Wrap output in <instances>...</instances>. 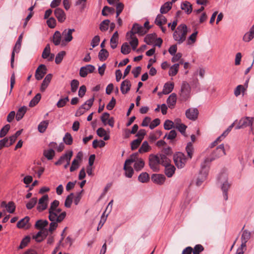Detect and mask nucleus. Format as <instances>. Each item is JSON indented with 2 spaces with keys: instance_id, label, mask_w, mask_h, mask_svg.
<instances>
[{
  "instance_id": "32",
  "label": "nucleus",
  "mask_w": 254,
  "mask_h": 254,
  "mask_svg": "<svg viewBox=\"0 0 254 254\" xmlns=\"http://www.w3.org/2000/svg\"><path fill=\"white\" fill-rule=\"evenodd\" d=\"M175 170V167L173 165L170 164L165 166V173L168 177L170 178L173 176Z\"/></svg>"
},
{
  "instance_id": "48",
  "label": "nucleus",
  "mask_w": 254,
  "mask_h": 254,
  "mask_svg": "<svg viewBox=\"0 0 254 254\" xmlns=\"http://www.w3.org/2000/svg\"><path fill=\"white\" fill-rule=\"evenodd\" d=\"M128 36H129L130 38L131 39V40L129 42V44H130L132 50H135L138 46V40L137 38L134 36H131V35H129Z\"/></svg>"
},
{
  "instance_id": "20",
  "label": "nucleus",
  "mask_w": 254,
  "mask_h": 254,
  "mask_svg": "<svg viewBox=\"0 0 254 254\" xmlns=\"http://www.w3.org/2000/svg\"><path fill=\"white\" fill-rule=\"evenodd\" d=\"M74 31V29H68L64 30L62 32V36L64 37V41L68 43L72 41L73 39L72 34Z\"/></svg>"
},
{
  "instance_id": "24",
  "label": "nucleus",
  "mask_w": 254,
  "mask_h": 254,
  "mask_svg": "<svg viewBox=\"0 0 254 254\" xmlns=\"http://www.w3.org/2000/svg\"><path fill=\"white\" fill-rule=\"evenodd\" d=\"M124 170H125V175L126 177L128 178H130L132 177L134 173V170L133 168L131 167V165L126 164V163L125 162L124 166Z\"/></svg>"
},
{
  "instance_id": "26",
  "label": "nucleus",
  "mask_w": 254,
  "mask_h": 254,
  "mask_svg": "<svg viewBox=\"0 0 254 254\" xmlns=\"http://www.w3.org/2000/svg\"><path fill=\"white\" fill-rule=\"evenodd\" d=\"M181 8L182 10L185 11L187 14H190L192 10V5L188 1H185L182 3Z\"/></svg>"
},
{
  "instance_id": "41",
  "label": "nucleus",
  "mask_w": 254,
  "mask_h": 254,
  "mask_svg": "<svg viewBox=\"0 0 254 254\" xmlns=\"http://www.w3.org/2000/svg\"><path fill=\"white\" fill-rule=\"evenodd\" d=\"M61 41V34L60 31H56L53 36V42L56 46L60 45Z\"/></svg>"
},
{
  "instance_id": "23",
  "label": "nucleus",
  "mask_w": 254,
  "mask_h": 254,
  "mask_svg": "<svg viewBox=\"0 0 254 254\" xmlns=\"http://www.w3.org/2000/svg\"><path fill=\"white\" fill-rule=\"evenodd\" d=\"M177 101V96L175 93L171 94L167 99V103L169 108H174Z\"/></svg>"
},
{
  "instance_id": "25",
  "label": "nucleus",
  "mask_w": 254,
  "mask_h": 254,
  "mask_svg": "<svg viewBox=\"0 0 254 254\" xmlns=\"http://www.w3.org/2000/svg\"><path fill=\"white\" fill-rule=\"evenodd\" d=\"M251 235V233L248 230H245L243 231L241 237V241L243 247H246V243L250 239Z\"/></svg>"
},
{
  "instance_id": "45",
  "label": "nucleus",
  "mask_w": 254,
  "mask_h": 254,
  "mask_svg": "<svg viewBox=\"0 0 254 254\" xmlns=\"http://www.w3.org/2000/svg\"><path fill=\"white\" fill-rule=\"evenodd\" d=\"M41 98V95L40 93H37L34 97L31 100L29 103V106L30 107H33L36 106L40 101Z\"/></svg>"
},
{
  "instance_id": "28",
  "label": "nucleus",
  "mask_w": 254,
  "mask_h": 254,
  "mask_svg": "<svg viewBox=\"0 0 254 254\" xmlns=\"http://www.w3.org/2000/svg\"><path fill=\"white\" fill-rule=\"evenodd\" d=\"M119 35L118 31H116L113 35L112 37L110 39L111 47L113 49H115L117 47V44L118 42Z\"/></svg>"
},
{
  "instance_id": "37",
  "label": "nucleus",
  "mask_w": 254,
  "mask_h": 254,
  "mask_svg": "<svg viewBox=\"0 0 254 254\" xmlns=\"http://www.w3.org/2000/svg\"><path fill=\"white\" fill-rule=\"evenodd\" d=\"M186 151L187 153L188 158L191 159L194 152V148L191 142H190L187 143V146L186 147Z\"/></svg>"
},
{
  "instance_id": "62",
  "label": "nucleus",
  "mask_w": 254,
  "mask_h": 254,
  "mask_svg": "<svg viewBox=\"0 0 254 254\" xmlns=\"http://www.w3.org/2000/svg\"><path fill=\"white\" fill-rule=\"evenodd\" d=\"M15 210V205L13 201H9L7 203L6 210L10 213H13Z\"/></svg>"
},
{
  "instance_id": "52",
  "label": "nucleus",
  "mask_w": 254,
  "mask_h": 254,
  "mask_svg": "<svg viewBox=\"0 0 254 254\" xmlns=\"http://www.w3.org/2000/svg\"><path fill=\"white\" fill-rule=\"evenodd\" d=\"M138 153H135L131 154L129 159L126 160L125 163L131 165L132 163L135 162L139 159L137 158Z\"/></svg>"
},
{
  "instance_id": "42",
  "label": "nucleus",
  "mask_w": 254,
  "mask_h": 254,
  "mask_svg": "<svg viewBox=\"0 0 254 254\" xmlns=\"http://www.w3.org/2000/svg\"><path fill=\"white\" fill-rule=\"evenodd\" d=\"M144 166V162L141 158H139L134 164L133 167L136 171H140Z\"/></svg>"
},
{
  "instance_id": "5",
  "label": "nucleus",
  "mask_w": 254,
  "mask_h": 254,
  "mask_svg": "<svg viewBox=\"0 0 254 254\" xmlns=\"http://www.w3.org/2000/svg\"><path fill=\"white\" fill-rule=\"evenodd\" d=\"M218 180L223 183L221 190L223 191L224 198L226 200L228 199L227 191L230 187V184L227 182V175L225 173H221L218 177Z\"/></svg>"
},
{
  "instance_id": "17",
  "label": "nucleus",
  "mask_w": 254,
  "mask_h": 254,
  "mask_svg": "<svg viewBox=\"0 0 254 254\" xmlns=\"http://www.w3.org/2000/svg\"><path fill=\"white\" fill-rule=\"evenodd\" d=\"M59 204L60 202L58 200H55L51 203L49 209V219L53 220V219L56 217L57 215L54 211L59 206Z\"/></svg>"
},
{
  "instance_id": "6",
  "label": "nucleus",
  "mask_w": 254,
  "mask_h": 254,
  "mask_svg": "<svg viewBox=\"0 0 254 254\" xmlns=\"http://www.w3.org/2000/svg\"><path fill=\"white\" fill-rule=\"evenodd\" d=\"M66 215V213L65 211L62 212L59 215V217L56 216L53 220L49 219L51 222L50 224V227L48 229V231L51 234L57 229L58 226V223H61L65 218Z\"/></svg>"
},
{
  "instance_id": "2",
  "label": "nucleus",
  "mask_w": 254,
  "mask_h": 254,
  "mask_svg": "<svg viewBox=\"0 0 254 254\" xmlns=\"http://www.w3.org/2000/svg\"><path fill=\"white\" fill-rule=\"evenodd\" d=\"M225 155V150L223 144L218 146L211 154L210 157L206 158L203 163L208 166V164L215 159Z\"/></svg>"
},
{
  "instance_id": "30",
  "label": "nucleus",
  "mask_w": 254,
  "mask_h": 254,
  "mask_svg": "<svg viewBox=\"0 0 254 254\" xmlns=\"http://www.w3.org/2000/svg\"><path fill=\"white\" fill-rule=\"evenodd\" d=\"M49 224L48 221L47 220H38L36 221L35 224V228L38 230H41L45 229Z\"/></svg>"
},
{
  "instance_id": "12",
  "label": "nucleus",
  "mask_w": 254,
  "mask_h": 254,
  "mask_svg": "<svg viewBox=\"0 0 254 254\" xmlns=\"http://www.w3.org/2000/svg\"><path fill=\"white\" fill-rule=\"evenodd\" d=\"M48 200L49 196L48 194L44 195L39 199L38 204L37 206V210L39 212H42L47 209Z\"/></svg>"
},
{
  "instance_id": "34",
  "label": "nucleus",
  "mask_w": 254,
  "mask_h": 254,
  "mask_svg": "<svg viewBox=\"0 0 254 254\" xmlns=\"http://www.w3.org/2000/svg\"><path fill=\"white\" fill-rule=\"evenodd\" d=\"M181 120L178 119L175 120L176 125L175 127L179 130V131L183 135L185 134V131L187 127L183 124H179L177 122H180Z\"/></svg>"
},
{
  "instance_id": "56",
  "label": "nucleus",
  "mask_w": 254,
  "mask_h": 254,
  "mask_svg": "<svg viewBox=\"0 0 254 254\" xmlns=\"http://www.w3.org/2000/svg\"><path fill=\"white\" fill-rule=\"evenodd\" d=\"M79 82L76 79H73L70 82L71 91L72 92H75L79 86Z\"/></svg>"
},
{
  "instance_id": "16",
  "label": "nucleus",
  "mask_w": 254,
  "mask_h": 254,
  "mask_svg": "<svg viewBox=\"0 0 254 254\" xmlns=\"http://www.w3.org/2000/svg\"><path fill=\"white\" fill-rule=\"evenodd\" d=\"M73 152L72 150H68L65 153L62 155L59 159L55 163V165L56 166L61 165L64 161H70V159L72 156Z\"/></svg>"
},
{
  "instance_id": "1",
  "label": "nucleus",
  "mask_w": 254,
  "mask_h": 254,
  "mask_svg": "<svg viewBox=\"0 0 254 254\" xmlns=\"http://www.w3.org/2000/svg\"><path fill=\"white\" fill-rule=\"evenodd\" d=\"M188 33V27L185 24L179 25L173 33V38L178 44L183 43L186 39Z\"/></svg>"
},
{
  "instance_id": "22",
  "label": "nucleus",
  "mask_w": 254,
  "mask_h": 254,
  "mask_svg": "<svg viewBox=\"0 0 254 254\" xmlns=\"http://www.w3.org/2000/svg\"><path fill=\"white\" fill-rule=\"evenodd\" d=\"M131 83L128 79L123 81L121 84V91L123 94L127 93L130 89Z\"/></svg>"
},
{
  "instance_id": "51",
  "label": "nucleus",
  "mask_w": 254,
  "mask_h": 254,
  "mask_svg": "<svg viewBox=\"0 0 254 254\" xmlns=\"http://www.w3.org/2000/svg\"><path fill=\"white\" fill-rule=\"evenodd\" d=\"M73 193H71L66 197L64 202V206L66 207L70 208L71 207V205L72 204V200L73 199Z\"/></svg>"
},
{
  "instance_id": "53",
  "label": "nucleus",
  "mask_w": 254,
  "mask_h": 254,
  "mask_svg": "<svg viewBox=\"0 0 254 254\" xmlns=\"http://www.w3.org/2000/svg\"><path fill=\"white\" fill-rule=\"evenodd\" d=\"M121 52L124 55H127L130 52V48L127 43H124L122 45Z\"/></svg>"
},
{
  "instance_id": "11",
  "label": "nucleus",
  "mask_w": 254,
  "mask_h": 254,
  "mask_svg": "<svg viewBox=\"0 0 254 254\" xmlns=\"http://www.w3.org/2000/svg\"><path fill=\"white\" fill-rule=\"evenodd\" d=\"M22 34H21L18 37V38L15 44L14 47H13L12 52L11 53V61H10V65L11 67H13V63L14 61V57H15V53H18L20 51L21 42L22 40Z\"/></svg>"
},
{
  "instance_id": "19",
  "label": "nucleus",
  "mask_w": 254,
  "mask_h": 254,
  "mask_svg": "<svg viewBox=\"0 0 254 254\" xmlns=\"http://www.w3.org/2000/svg\"><path fill=\"white\" fill-rule=\"evenodd\" d=\"M54 14L58 21L60 23L64 22L66 19L65 13L62 8H56L54 11Z\"/></svg>"
},
{
  "instance_id": "47",
  "label": "nucleus",
  "mask_w": 254,
  "mask_h": 254,
  "mask_svg": "<svg viewBox=\"0 0 254 254\" xmlns=\"http://www.w3.org/2000/svg\"><path fill=\"white\" fill-rule=\"evenodd\" d=\"M150 148L148 143L147 141H144L140 148L138 150V152L140 153H145L148 152Z\"/></svg>"
},
{
  "instance_id": "36",
  "label": "nucleus",
  "mask_w": 254,
  "mask_h": 254,
  "mask_svg": "<svg viewBox=\"0 0 254 254\" xmlns=\"http://www.w3.org/2000/svg\"><path fill=\"white\" fill-rule=\"evenodd\" d=\"M109 55V52L107 50L102 49L99 52L98 58L100 61H104L108 58Z\"/></svg>"
},
{
  "instance_id": "21",
  "label": "nucleus",
  "mask_w": 254,
  "mask_h": 254,
  "mask_svg": "<svg viewBox=\"0 0 254 254\" xmlns=\"http://www.w3.org/2000/svg\"><path fill=\"white\" fill-rule=\"evenodd\" d=\"M30 218L28 216H25L24 218L21 219L17 223V227L20 229H28L30 227L29 223Z\"/></svg>"
},
{
  "instance_id": "27",
  "label": "nucleus",
  "mask_w": 254,
  "mask_h": 254,
  "mask_svg": "<svg viewBox=\"0 0 254 254\" xmlns=\"http://www.w3.org/2000/svg\"><path fill=\"white\" fill-rule=\"evenodd\" d=\"M27 107L25 106L21 107L18 109L16 115V120L17 121H20L23 118L27 111Z\"/></svg>"
},
{
  "instance_id": "33",
  "label": "nucleus",
  "mask_w": 254,
  "mask_h": 254,
  "mask_svg": "<svg viewBox=\"0 0 254 254\" xmlns=\"http://www.w3.org/2000/svg\"><path fill=\"white\" fill-rule=\"evenodd\" d=\"M159 157L160 159V164L164 166V167L171 164L170 159L165 155L163 154H159Z\"/></svg>"
},
{
  "instance_id": "9",
  "label": "nucleus",
  "mask_w": 254,
  "mask_h": 254,
  "mask_svg": "<svg viewBox=\"0 0 254 254\" xmlns=\"http://www.w3.org/2000/svg\"><path fill=\"white\" fill-rule=\"evenodd\" d=\"M147 32V30H146L142 26H140L137 23H134L132 26L131 30L127 32V36H128L129 35H131V36H134L135 34H138L139 35H144Z\"/></svg>"
},
{
  "instance_id": "38",
  "label": "nucleus",
  "mask_w": 254,
  "mask_h": 254,
  "mask_svg": "<svg viewBox=\"0 0 254 254\" xmlns=\"http://www.w3.org/2000/svg\"><path fill=\"white\" fill-rule=\"evenodd\" d=\"M49 124V121L48 120H45L41 122L38 126V131L41 133L44 132Z\"/></svg>"
},
{
  "instance_id": "63",
  "label": "nucleus",
  "mask_w": 254,
  "mask_h": 254,
  "mask_svg": "<svg viewBox=\"0 0 254 254\" xmlns=\"http://www.w3.org/2000/svg\"><path fill=\"white\" fill-rule=\"evenodd\" d=\"M124 8V5L122 2H118L116 4V17L118 18L122 12Z\"/></svg>"
},
{
  "instance_id": "58",
  "label": "nucleus",
  "mask_w": 254,
  "mask_h": 254,
  "mask_svg": "<svg viewBox=\"0 0 254 254\" xmlns=\"http://www.w3.org/2000/svg\"><path fill=\"white\" fill-rule=\"evenodd\" d=\"M204 250V247L200 244L196 245L192 249L193 254H200Z\"/></svg>"
},
{
  "instance_id": "64",
  "label": "nucleus",
  "mask_w": 254,
  "mask_h": 254,
  "mask_svg": "<svg viewBox=\"0 0 254 254\" xmlns=\"http://www.w3.org/2000/svg\"><path fill=\"white\" fill-rule=\"evenodd\" d=\"M198 32L195 31L189 37L188 41V44L190 45L194 43L196 41V36Z\"/></svg>"
},
{
  "instance_id": "50",
  "label": "nucleus",
  "mask_w": 254,
  "mask_h": 254,
  "mask_svg": "<svg viewBox=\"0 0 254 254\" xmlns=\"http://www.w3.org/2000/svg\"><path fill=\"white\" fill-rule=\"evenodd\" d=\"M110 20L108 19L104 20L100 24L99 28L101 31H106L108 29Z\"/></svg>"
},
{
  "instance_id": "8",
  "label": "nucleus",
  "mask_w": 254,
  "mask_h": 254,
  "mask_svg": "<svg viewBox=\"0 0 254 254\" xmlns=\"http://www.w3.org/2000/svg\"><path fill=\"white\" fill-rule=\"evenodd\" d=\"M254 121V118L253 117H243L240 120L238 125L235 127V129H239L248 127H251V128H252Z\"/></svg>"
},
{
  "instance_id": "49",
  "label": "nucleus",
  "mask_w": 254,
  "mask_h": 254,
  "mask_svg": "<svg viewBox=\"0 0 254 254\" xmlns=\"http://www.w3.org/2000/svg\"><path fill=\"white\" fill-rule=\"evenodd\" d=\"M64 142L68 145H71L73 142V138L71 134L69 132H66L63 138Z\"/></svg>"
},
{
  "instance_id": "13",
  "label": "nucleus",
  "mask_w": 254,
  "mask_h": 254,
  "mask_svg": "<svg viewBox=\"0 0 254 254\" xmlns=\"http://www.w3.org/2000/svg\"><path fill=\"white\" fill-rule=\"evenodd\" d=\"M198 110L195 108H189L185 113L187 118L191 121H195L198 118Z\"/></svg>"
},
{
  "instance_id": "59",
  "label": "nucleus",
  "mask_w": 254,
  "mask_h": 254,
  "mask_svg": "<svg viewBox=\"0 0 254 254\" xmlns=\"http://www.w3.org/2000/svg\"><path fill=\"white\" fill-rule=\"evenodd\" d=\"M142 140L141 138H137L135 140H133L131 142V149L132 150H134L138 148L141 143Z\"/></svg>"
},
{
  "instance_id": "61",
  "label": "nucleus",
  "mask_w": 254,
  "mask_h": 254,
  "mask_svg": "<svg viewBox=\"0 0 254 254\" xmlns=\"http://www.w3.org/2000/svg\"><path fill=\"white\" fill-rule=\"evenodd\" d=\"M68 101L69 98L68 96L64 98H61L59 100V101L57 103V106L58 108H62L66 105V103Z\"/></svg>"
},
{
  "instance_id": "46",
  "label": "nucleus",
  "mask_w": 254,
  "mask_h": 254,
  "mask_svg": "<svg viewBox=\"0 0 254 254\" xmlns=\"http://www.w3.org/2000/svg\"><path fill=\"white\" fill-rule=\"evenodd\" d=\"M31 238L29 236H25L21 241L18 247L19 249H22L26 247L30 242Z\"/></svg>"
},
{
  "instance_id": "39",
  "label": "nucleus",
  "mask_w": 254,
  "mask_h": 254,
  "mask_svg": "<svg viewBox=\"0 0 254 254\" xmlns=\"http://www.w3.org/2000/svg\"><path fill=\"white\" fill-rule=\"evenodd\" d=\"M157 35L155 33L147 34L144 38V41L147 45H151L154 42Z\"/></svg>"
},
{
  "instance_id": "15",
  "label": "nucleus",
  "mask_w": 254,
  "mask_h": 254,
  "mask_svg": "<svg viewBox=\"0 0 254 254\" xmlns=\"http://www.w3.org/2000/svg\"><path fill=\"white\" fill-rule=\"evenodd\" d=\"M95 69V67L91 64H88L85 66H82L80 69L79 75L82 77H85L88 73L93 72Z\"/></svg>"
},
{
  "instance_id": "7",
  "label": "nucleus",
  "mask_w": 254,
  "mask_h": 254,
  "mask_svg": "<svg viewBox=\"0 0 254 254\" xmlns=\"http://www.w3.org/2000/svg\"><path fill=\"white\" fill-rule=\"evenodd\" d=\"M173 159L175 165L179 169L184 168L185 166L187 161V158L185 154L180 152L174 155Z\"/></svg>"
},
{
  "instance_id": "3",
  "label": "nucleus",
  "mask_w": 254,
  "mask_h": 254,
  "mask_svg": "<svg viewBox=\"0 0 254 254\" xmlns=\"http://www.w3.org/2000/svg\"><path fill=\"white\" fill-rule=\"evenodd\" d=\"M209 167L203 162L201 164V169L196 178V185L200 186L205 181L208 174Z\"/></svg>"
},
{
  "instance_id": "4",
  "label": "nucleus",
  "mask_w": 254,
  "mask_h": 254,
  "mask_svg": "<svg viewBox=\"0 0 254 254\" xmlns=\"http://www.w3.org/2000/svg\"><path fill=\"white\" fill-rule=\"evenodd\" d=\"M191 88L190 84L186 81H184L181 86L179 93L180 99L182 101H186L190 97Z\"/></svg>"
},
{
  "instance_id": "31",
  "label": "nucleus",
  "mask_w": 254,
  "mask_h": 254,
  "mask_svg": "<svg viewBox=\"0 0 254 254\" xmlns=\"http://www.w3.org/2000/svg\"><path fill=\"white\" fill-rule=\"evenodd\" d=\"M174 87V83L167 82L165 84L163 89V93L164 94H168L171 93L173 90Z\"/></svg>"
},
{
  "instance_id": "29",
  "label": "nucleus",
  "mask_w": 254,
  "mask_h": 254,
  "mask_svg": "<svg viewBox=\"0 0 254 254\" xmlns=\"http://www.w3.org/2000/svg\"><path fill=\"white\" fill-rule=\"evenodd\" d=\"M167 22L166 18L163 16L162 14H159L157 15L155 20V23L158 26H161Z\"/></svg>"
},
{
  "instance_id": "35",
  "label": "nucleus",
  "mask_w": 254,
  "mask_h": 254,
  "mask_svg": "<svg viewBox=\"0 0 254 254\" xmlns=\"http://www.w3.org/2000/svg\"><path fill=\"white\" fill-rule=\"evenodd\" d=\"M172 2H166L160 8L161 14L167 13L172 8Z\"/></svg>"
},
{
  "instance_id": "60",
  "label": "nucleus",
  "mask_w": 254,
  "mask_h": 254,
  "mask_svg": "<svg viewBox=\"0 0 254 254\" xmlns=\"http://www.w3.org/2000/svg\"><path fill=\"white\" fill-rule=\"evenodd\" d=\"M65 52L64 51H61L60 52H59L56 56V59H55V63L57 64H60L63 58H64V56H65Z\"/></svg>"
},
{
  "instance_id": "40",
  "label": "nucleus",
  "mask_w": 254,
  "mask_h": 254,
  "mask_svg": "<svg viewBox=\"0 0 254 254\" xmlns=\"http://www.w3.org/2000/svg\"><path fill=\"white\" fill-rule=\"evenodd\" d=\"M44 156L48 160H52L55 155V152L53 149L45 150L43 152Z\"/></svg>"
},
{
  "instance_id": "55",
  "label": "nucleus",
  "mask_w": 254,
  "mask_h": 254,
  "mask_svg": "<svg viewBox=\"0 0 254 254\" xmlns=\"http://www.w3.org/2000/svg\"><path fill=\"white\" fill-rule=\"evenodd\" d=\"M10 125L7 124L5 125L0 130V137L2 138L5 136L10 129Z\"/></svg>"
},
{
  "instance_id": "44",
  "label": "nucleus",
  "mask_w": 254,
  "mask_h": 254,
  "mask_svg": "<svg viewBox=\"0 0 254 254\" xmlns=\"http://www.w3.org/2000/svg\"><path fill=\"white\" fill-rule=\"evenodd\" d=\"M138 180L142 183H147L149 180V176L147 173L143 172L139 175Z\"/></svg>"
},
{
  "instance_id": "10",
  "label": "nucleus",
  "mask_w": 254,
  "mask_h": 254,
  "mask_svg": "<svg viewBox=\"0 0 254 254\" xmlns=\"http://www.w3.org/2000/svg\"><path fill=\"white\" fill-rule=\"evenodd\" d=\"M159 154L156 155L151 154L149 158V165L154 172L158 170V165L160 164Z\"/></svg>"
},
{
  "instance_id": "18",
  "label": "nucleus",
  "mask_w": 254,
  "mask_h": 254,
  "mask_svg": "<svg viewBox=\"0 0 254 254\" xmlns=\"http://www.w3.org/2000/svg\"><path fill=\"white\" fill-rule=\"evenodd\" d=\"M151 180L156 184L162 185L165 182L166 177L162 174H154L151 176Z\"/></svg>"
},
{
  "instance_id": "57",
  "label": "nucleus",
  "mask_w": 254,
  "mask_h": 254,
  "mask_svg": "<svg viewBox=\"0 0 254 254\" xmlns=\"http://www.w3.org/2000/svg\"><path fill=\"white\" fill-rule=\"evenodd\" d=\"M50 50V45L48 44L46 46L42 53V57L44 59H47L51 54Z\"/></svg>"
},
{
  "instance_id": "43",
  "label": "nucleus",
  "mask_w": 254,
  "mask_h": 254,
  "mask_svg": "<svg viewBox=\"0 0 254 254\" xmlns=\"http://www.w3.org/2000/svg\"><path fill=\"white\" fill-rule=\"evenodd\" d=\"M179 64H175L172 65L169 69V75L171 76H175L179 70Z\"/></svg>"
},
{
  "instance_id": "14",
  "label": "nucleus",
  "mask_w": 254,
  "mask_h": 254,
  "mask_svg": "<svg viewBox=\"0 0 254 254\" xmlns=\"http://www.w3.org/2000/svg\"><path fill=\"white\" fill-rule=\"evenodd\" d=\"M47 68L45 65L42 64H40L36 70L35 74V78L37 80L42 79L47 73Z\"/></svg>"
},
{
  "instance_id": "54",
  "label": "nucleus",
  "mask_w": 254,
  "mask_h": 254,
  "mask_svg": "<svg viewBox=\"0 0 254 254\" xmlns=\"http://www.w3.org/2000/svg\"><path fill=\"white\" fill-rule=\"evenodd\" d=\"M37 203V197H33L27 202V203L26 205V207L27 209L30 210L35 206Z\"/></svg>"
}]
</instances>
